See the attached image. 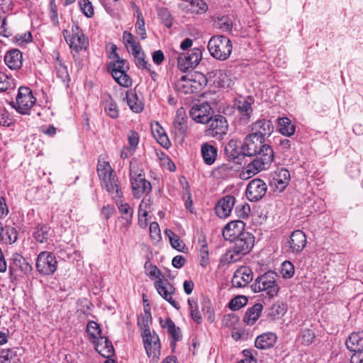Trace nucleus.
I'll return each instance as SVG.
<instances>
[{"label":"nucleus","mask_w":363,"mask_h":363,"mask_svg":"<svg viewBox=\"0 0 363 363\" xmlns=\"http://www.w3.org/2000/svg\"><path fill=\"white\" fill-rule=\"evenodd\" d=\"M265 140L255 135H247L242 143L243 155L255 158L246 167L248 174L255 175L267 169L274 160V153L272 147L264 143Z\"/></svg>","instance_id":"nucleus-1"},{"label":"nucleus","mask_w":363,"mask_h":363,"mask_svg":"<svg viewBox=\"0 0 363 363\" xmlns=\"http://www.w3.org/2000/svg\"><path fill=\"white\" fill-rule=\"evenodd\" d=\"M130 179L133 195L135 199H140L144 194L151 192L152 185L145 179L142 166L135 159L130 162Z\"/></svg>","instance_id":"nucleus-2"},{"label":"nucleus","mask_w":363,"mask_h":363,"mask_svg":"<svg viewBox=\"0 0 363 363\" xmlns=\"http://www.w3.org/2000/svg\"><path fill=\"white\" fill-rule=\"evenodd\" d=\"M112 50L113 52L111 53L110 57L113 61L109 65L111 74L116 82L121 86L129 87L132 84V80L126 73L129 69L128 63L119 57L116 52V47L115 45L112 46Z\"/></svg>","instance_id":"nucleus-3"},{"label":"nucleus","mask_w":363,"mask_h":363,"mask_svg":"<svg viewBox=\"0 0 363 363\" xmlns=\"http://www.w3.org/2000/svg\"><path fill=\"white\" fill-rule=\"evenodd\" d=\"M278 280L279 276L276 272L268 271L256 278L251 288L255 293L264 291L268 297L273 298L279 291Z\"/></svg>","instance_id":"nucleus-4"},{"label":"nucleus","mask_w":363,"mask_h":363,"mask_svg":"<svg viewBox=\"0 0 363 363\" xmlns=\"http://www.w3.org/2000/svg\"><path fill=\"white\" fill-rule=\"evenodd\" d=\"M232 48L231 41L224 35L213 36L208 43L211 55L220 60L228 59L232 52Z\"/></svg>","instance_id":"nucleus-5"},{"label":"nucleus","mask_w":363,"mask_h":363,"mask_svg":"<svg viewBox=\"0 0 363 363\" xmlns=\"http://www.w3.org/2000/svg\"><path fill=\"white\" fill-rule=\"evenodd\" d=\"M9 271L10 279L13 281L18 277L30 272L32 267L21 255L14 252L9 259Z\"/></svg>","instance_id":"nucleus-6"},{"label":"nucleus","mask_w":363,"mask_h":363,"mask_svg":"<svg viewBox=\"0 0 363 363\" xmlns=\"http://www.w3.org/2000/svg\"><path fill=\"white\" fill-rule=\"evenodd\" d=\"M35 265L40 274L50 275L57 270V262L53 253L43 251L38 255Z\"/></svg>","instance_id":"nucleus-7"},{"label":"nucleus","mask_w":363,"mask_h":363,"mask_svg":"<svg viewBox=\"0 0 363 363\" xmlns=\"http://www.w3.org/2000/svg\"><path fill=\"white\" fill-rule=\"evenodd\" d=\"M35 101L32 91L28 87L21 86L16 96V110L21 114H28Z\"/></svg>","instance_id":"nucleus-8"},{"label":"nucleus","mask_w":363,"mask_h":363,"mask_svg":"<svg viewBox=\"0 0 363 363\" xmlns=\"http://www.w3.org/2000/svg\"><path fill=\"white\" fill-rule=\"evenodd\" d=\"M206 135L217 139H222L228 130V123L226 118L221 115L211 116L207 123Z\"/></svg>","instance_id":"nucleus-9"},{"label":"nucleus","mask_w":363,"mask_h":363,"mask_svg":"<svg viewBox=\"0 0 363 363\" xmlns=\"http://www.w3.org/2000/svg\"><path fill=\"white\" fill-rule=\"evenodd\" d=\"M202 58V52L199 48H194L189 52L180 54L178 57V68L185 72L189 69L196 67Z\"/></svg>","instance_id":"nucleus-10"},{"label":"nucleus","mask_w":363,"mask_h":363,"mask_svg":"<svg viewBox=\"0 0 363 363\" xmlns=\"http://www.w3.org/2000/svg\"><path fill=\"white\" fill-rule=\"evenodd\" d=\"M252 99H246L240 98L236 99L234 102V109L236 117L242 124H247L250 122L253 113L252 108Z\"/></svg>","instance_id":"nucleus-11"},{"label":"nucleus","mask_w":363,"mask_h":363,"mask_svg":"<svg viewBox=\"0 0 363 363\" xmlns=\"http://www.w3.org/2000/svg\"><path fill=\"white\" fill-rule=\"evenodd\" d=\"M141 336L147 355L157 357L160 354V342L157 334L155 331L143 332Z\"/></svg>","instance_id":"nucleus-12"},{"label":"nucleus","mask_w":363,"mask_h":363,"mask_svg":"<svg viewBox=\"0 0 363 363\" xmlns=\"http://www.w3.org/2000/svg\"><path fill=\"white\" fill-rule=\"evenodd\" d=\"M213 111L207 102L196 104L191 107L189 115L196 123H207L213 115Z\"/></svg>","instance_id":"nucleus-13"},{"label":"nucleus","mask_w":363,"mask_h":363,"mask_svg":"<svg viewBox=\"0 0 363 363\" xmlns=\"http://www.w3.org/2000/svg\"><path fill=\"white\" fill-rule=\"evenodd\" d=\"M267 189L265 182L260 179H255L249 182L246 189L247 198L250 201L260 200L266 194Z\"/></svg>","instance_id":"nucleus-14"},{"label":"nucleus","mask_w":363,"mask_h":363,"mask_svg":"<svg viewBox=\"0 0 363 363\" xmlns=\"http://www.w3.org/2000/svg\"><path fill=\"white\" fill-rule=\"evenodd\" d=\"M252 279V270L247 266H242L234 272L231 283L234 287L243 288L247 286Z\"/></svg>","instance_id":"nucleus-15"},{"label":"nucleus","mask_w":363,"mask_h":363,"mask_svg":"<svg viewBox=\"0 0 363 363\" xmlns=\"http://www.w3.org/2000/svg\"><path fill=\"white\" fill-rule=\"evenodd\" d=\"M158 294L175 308H179L178 303L172 298L175 289L169 281L163 279L156 280L154 283Z\"/></svg>","instance_id":"nucleus-16"},{"label":"nucleus","mask_w":363,"mask_h":363,"mask_svg":"<svg viewBox=\"0 0 363 363\" xmlns=\"http://www.w3.org/2000/svg\"><path fill=\"white\" fill-rule=\"evenodd\" d=\"M72 38L68 43L70 48L77 52L82 50H86L89 45L88 38L79 29L78 25L74 24L72 26Z\"/></svg>","instance_id":"nucleus-17"},{"label":"nucleus","mask_w":363,"mask_h":363,"mask_svg":"<svg viewBox=\"0 0 363 363\" xmlns=\"http://www.w3.org/2000/svg\"><path fill=\"white\" fill-rule=\"evenodd\" d=\"M290 180V173L285 168H281L274 172L270 180L269 186L278 192H282L288 186Z\"/></svg>","instance_id":"nucleus-18"},{"label":"nucleus","mask_w":363,"mask_h":363,"mask_svg":"<svg viewBox=\"0 0 363 363\" xmlns=\"http://www.w3.org/2000/svg\"><path fill=\"white\" fill-rule=\"evenodd\" d=\"M252 135L266 140L274 131V126L269 120L259 119L251 125Z\"/></svg>","instance_id":"nucleus-19"},{"label":"nucleus","mask_w":363,"mask_h":363,"mask_svg":"<svg viewBox=\"0 0 363 363\" xmlns=\"http://www.w3.org/2000/svg\"><path fill=\"white\" fill-rule=\"evenodd\" d=\"M187 117L183 108L177 111L176 116L172 126V133L175 137L180 138L182 140L187 130Z\"/></svg>","instance_id":"nucleus-20"},{"label":"nucleus","mask_w":363,"mask_h":363,"mask_svg":"<svg viewBox=\"0 0 363 363\" xmlns=\"http://www.w3.org/2000/svg\"><path fill=\"white\" fill-rule=\"evenodd\" d=\"M234 247L238 252L243 255L247 254L252 248L255 242V237L249 232H245L233 240Z\"/></svg>","instance_id":"nucleus-21"},{"label":"nucleus","mask_w":363,"mask_h":363,"mask_svg":"<svg viewBox=\"0 0 363 363\" xmlns=\"http://www.w3.org/2000/svg\"><path fill=\"white\" fill-rule=\"evenodd\" d=\"M235 203V198L233 196L228 195L223 197L215 207L216 213L220 218H227L230 216Z\"/></svg>","instance_id":"nucleus-22"},{"label":"nucleus","mask_w":363,"mask_h":363,"mask_svg":"<svg viewBox=\"0 0 363 363\" xmlns=\"http://www.w3.org/2000/svg\"><path fill=\"white\" fill-rule=\"evenodd\" d=\"M245 224L242 220H235L228 223L223 229V235L226 240L233 241L245 233Z\"/></svg>","instance_id":"nucleus-23"},{"label":"nucleus","mask_w":363,"mask_h":363,"mask_svg":"<svg viewBox=\"0 0 363 363\" xmlns=\"http://www.w3.org/2000/svg\"><path fill=\"white\" fill-rule=\"evenodd\" d=\"M101 186L107 191L108 194L115 201L120 200L123 193L120 187V183L116 175L101 182Z\"/></svg>","instance_id":"nucleus-24"},{"label":"nucleus","mask_w":363,"mask_h":363,"mask_svg":"<svg viewBox=\"0 0 363 363\" xmlns=\"http://www.w3.org/2000/svg\"><path fill=\"white\" fill-rule=\"evenodd\" d=\"M196 83L195 79H193V75L188 74L183 75L178 79L175 84L174 89L179 94H190L193 93L196 87L194 84Z\"/></svg>","instance_id":"nucleus-25"},{"label":"nucleus","mask_w":363,"mask_h":363,"mask_svg":"<svg viewBox=\"0 0 363 363\" xmlns=\"http://www.w3.org/2000/svg\"><path fill=\"white\" fill-rule=\"evenodd\" d=\"M289 248L294 253L301 252L306 245V236L301 230L294 231L289 240Z\"/></svg>","instance_id":"nucleus-26"},{"label":"nucleus","mask_w":363,"mask_h":363,"mask_svg":"<svg viewBox=\"0 0 363 363\" xmlns=\"http://www.w3.org/2000/svg\"><path fill=\"white\" fill-rule=\"evenodd\" d=\"M4 62L11 69H18L23 65V54L17 49L11 50L5 55Z\"/></svg>","instance_id":"nucleus-27"},{"label":"nucleus","mask_w":363,"mask_h":363,"mask_svg":"<svg viewBox=\"0 0 363 363\" xmlns=\"http://www.w3.org/2000/svg\"><path fill=\"white\" fill-rule=\"evenodd\" d=\"M95 350L103 357L110 358L114 354L112 342L106 337H99L96 342H93Z\"/></svg>","instance_id":"nucleus-28"},{"label":"nucleus","mask_w":363,"mask_h":363,"mask_svg":"<svg viewBox=\"0 0 363 363\" xmlns=\"http://www.w3.org/2000/svg\"><path fill=\"white\" fill-rule=\"evenodd\" d=\"M225 154L229 160L238 159L240 155H243L242 144L235 139H231L225 145Z\"/></svg>","instance_id":"nucleus-29"},{"label":"nucleus","mask_w":363,"mask_h":363,"mask_svg":"<svg viewBox=\"0 0 363 363\" xmlns=\"http://www.w3.org/2000/svg\"><path fill=\"white\" fill-rule=\"evenodd\" d=\"M201 153L204 163L207 165H212L217 158L218 150L215 146L206 143L201 147Z\"/></svg>","instance_id":"nucleus-30"},{"label":"nucleus","mask_w":363,"mask_h":363,"mask_svg":"<svg viewBox=\"0 0 363 363\" xmlns=\"http://www.w3.org/2000/svg\"><path fill=\"white\" fill-rule=\"evenodd\" d=\"M345 345L352 352L363 350V331L352 333L346 340Z\"/></svg>","instance_id":"nucleus-31"},{"label":"nucleus","mask_w":363,"mask_h":363,"mask_svg":"<svg viewBox=\"0 0 363 363\" xmlns=\"http://www.w3.org/2000/svg\"><path fill=\"white\" fill-rule=\"evenodd\" d=\"M277 341V335L273 333H266L259 335L255 342L257 348L266 350L272 347Z\"/></svg>","instance_id":"nucleus-32"},{"label":"nucleus","mask_w":363,"mask_h":363,"mask_svg":"<svg viewBox=\"0 0 363 363\" xmlns=\"http://www.w3.org/2000/svg\"><path fill=\"white\" fill-rule=\"evenodd\" d=\"M262 310V303H255L247 310L243 318L244 322L249 325H252L260 317Z\"/></svg>","instance_id":"nucleus-33"},{"label":"nucleus","mask_w":363,"mask_h":363,"mask_svg":"<svg viewBox=\"0 0 363 363\" xmlns=\"http://www.w3.org/2000/svg\"><path fill=\"white\" fill-rule=\"evenodd\" d=\"M55 68L56 71V75L58 79L65 84V86H68L70 81L69 75L67 69L61 60H60V54H56V61L55 62Z\"/></svg>","instance_id":"nucleus-34"},{"label":"nucleus","mask_w":363,"mask_h":363,"mask_svg":"<svg viewBox=\"0 0 363 363\" xmlns=\"http://www.w3.org/2000/svg\"><path fill=\"white\" fill-rule=\"evenodd\" d=\"M120 213L122 214L121 219L125 220L124 226L128 228L133 219V209L127 203H122L120 200L116 201Z\"/></svg>","instance_id":"nucleus-35"},{"label":"nucleus","mask_w":363,"mask_h":363,"mask_svg":"<svg viewBox=\"0 0 363 363\" xmlns=\"http://www.w3.org/2000/svg\"><path fill=\"white\" fill-rule=\"evenodd\" d=\"M126 101L128 106L133 112L140 113L143 110V103L138 99L135 91H127Z\"/></svg>","instance_id":"nucleus-36"},{"label":"nucleus","mask_w":363,"mask_h":363,"mask_svg":"<svg viewBox=\"0 0 363 363\" xmlns=\"http://www.w3.org/2000/svg\"><path fill=\"white\" fill-rule=\"evenodd\" d=\"M278 126L279 133L286 137H291L295 133L296 126L287 117L278 118Z\"/></svg>","instance_id":"nucleus-37"},{"label":"nucleus","mask_w":363,"mask_h":363,"mask_svg":"<svg viewBox=\"0 0 363 363\" xmlns=\"http://www.w3.org/2000/svg\"><path fill=\"white\" fill-rule=\"evenodd\" d=\"M184 9L191 13L201 14L208 10V5L203 0H190Z\"/></svg>","instance_id":"nucleus-38"},{"label":"nucleus","mask_w":363,"mask_h":363,"mask_svg":"<svg viewBox=\"0 0 363 363\" xmlns=\"http://www.w3.org/2000/svg\"><path fill=\"white\" fill-rule=\"evenodd\" d=\"M97 173L101 182L116 175L109 162L101 160L98 162Z\"/></svg>","instance_id":"nucleus-39"},{"label":"nucleus","mask_w":363,"mask_h":363,"mask_svg":"<svg viewBox=\"0 0 363 363\" xmlns=\"http://www.w3.org/2000/svg\"><path fill=\"white\" fill-rule=\"evenodd\" d=\"M163 328L167 329V333L171 335L174 342L182 340V335L180 328L177 327L170 318L165 319L164 323L160 322Z\"/></svg>","instance_id":"nucleus-40"},{"label":"nucleus","mask_w":363,"mask_h":363,"mask_svg":"<svg viewBox=\"0 0 363 363\" xmlns=\"http://www.w3.org/2000/svg\"><path fill=\"white\" fill-rule=\"evenodd\" d=\"M51 235V229L47 225H38L33 233L34 238L39 242H46Z\"/></svg>","instance_id":"nucleus-41"},{"label":"nucleus","mask_w":363,"mask_h":363,"mask_svg":"<svg viewBox=\"0 0 363 363\" xmlns=\"http://www.w3.org/2000/svg\"><path fill=\"white\" fill-rule=\"evenodd\" d=\"M152 323V315L150 311L144 310V313H141L138 318V325L140 328V333L143 332H150V324Z\"/></svg>","instance_id":"nucleus-42"},{"label":"nucleus","mask_w":363,"mask_h":363,"mask_svg":"<svg viewBox=\"0 0 363 363\" xmlns=\"http://www.w3.org/2000/svg\"><path fill=\"white\" fill-rule=\"evenodd\" d=\"M18 348H13L8 350H3L1 352V362L4 363H18L19 358L18 357Z\"/></svg>","instance_id":"nucleus-43"},{"label":"nucleus","mask_w":363,"mask_h":363,"mask_svg":"<svg viewBox=\"0 0 363 363\" xmlns=\"http://www.w3.org/2000/svg\"><path fill=\"white\" fill-rule=\"evenodd\" d=\"M86 333L89 336V339L93 343L102 337L101 330L97 323L95 321H89L86 325Z\"/></svg>","instance_id":"nucleus-44"},{"label":"nucleus","mask_w":363,"mask_h":363,"mask_svg":"<svg viewBox=\"0 0 363 363\" xmlns=\"http://www.w3.org/2000/svg\"><path fill=\"white\" fill-rule=\"evenodd\" d=\"M242 256L243 255L238 252L235 247H233V248L228 250L225 253V255H223L220 259V262L223 264L234 263L239 261Z\"/></svg>","instance_id":"nucleus-45"},{"label":"nucleus","mask_w":363,"mask_h":363,"mask_svg":"<svg viewBox=\"0 0 363 363\" xmlns=\"http://www.w3.org/2000/svg\"><path fill=\"white\" fill-rule=\"evenodd\" d=\"M135 16L137 18V21L135 23L136 32L140 36L141 40H145L147 38L145 20L142 12L138 8L136 9Z\"/></svg>","instance_id":"nucleus-46"},{"label":"nucleus","mask_w":363,"mask_h":363,"mask_svg":"<svg viewBox=\"0 0 363 363\" xmlns=\"http://www.w3.org/2000/svg\"><path fill=\"white\" fill-rule=\"evenodd\" d=\"M145 272L151 279H156L157 280L163 279L162 274L160 270L156 265H153L150 261H147L144 265Z\"/></svg>","instance_id":"nucleus-47"},{"label":"nucleus","mask_w":363,"mask_h":363,"mask_svg":"<svg viewBox=\"0 0 363 363\" xmlns=\"http://www.w3.org/2000/svg\"><path fill=\"white\" fill-rule=\"evenodd\" d=\"M165 233L168 235L171 246L179 251L184 252L186 246L184 242L179 238V237L170 230H166Z\"/></svg>","instance_id":"nucleus-48"},{"label":"nucleus","mask_w":363,"mask_h":363,"mask_svg":"<svg viewBox=\"0 0 363 363\" xmlns=\"http://www.w3.org/2000/svg\"><path fill=\"white\" fill-rule=\"evenodd\" d=\"M133 56L135 58L136 65L139 68L145 69L148 71L152 79L157 76V73L151 70V65L148 63L147 61L145 60V54L143 52H140V55H135Z\"/></svg>","instance_id":"nucleus-49"},{"label":"nucleus","mask_w":363,"mask_h":363,"mask_svg":"<svg viewBox=\"0 0 363 363\" xmlns=\"http://www.w3.org/2000/svg\"><path fill=\"white\" fill-rule=\"evenodd\" d=\"M217 26L224 31H230L233 28V21L228 16H217L214 19Z\"/></svg>","instance_id":"nucleus-50"},{"label":"nucleus","mask_w":363,"mask_h":363,"mask_svg":"<svg viewBox=\"0 0 363 363\" xmlns=\"http://www.w3.org/2000/svg\"><path fill=\"white\" fill-rule=\"evenodd\" d=\"M188 305L190 311V315L193 320L196 323H201L202 318L201 315V313L199 311V306L197 303L194 299L189 298Z\"/></svg>","instance_id":"nucleus-51"},{"label":"nucleus","mask_w":363,"mask_h":363,"mask_svg":"<svg viewBox=\"0 0 363 363\" xmlns=\"http://www.w3.org/2000/svg\"><path fill=\"white\" fill-rule=\"evenodd\" d=\"M0 238L6 243H14L18 239L17 231L14 228L6 227L3 235Z\"/></svg>","instance_id":"nucleus-52"},{"label":"nucleus","mask_w":363,"mask_h":363,"mask_svg":"<svg viewBox=\"0 0 363 363\" xmlns=\"http://www.w3.org/2000/svg\"><path fill=\"white\" fill-rule=\"evenodd\" d=\"M299 338L302 344L308 345L313 342L315 338V333L313 330L306 328L301 331Z\"/></svg>","instance_id":"nucleus-53"},{"label":"nucleus","mask_w":363,"mask_h":363,"mask_svg":"<svg viewBox=\"0 0 363 363\" xmlns=\"http://www.w3.org/2000/svg\"><path fill=\"white\" fill-rule=\"evenodd\" d=\"M281 274L283 278L289 279L294 274V267L289 261H284L281 264Z\"/></svg>","instance_id":"nucleus-54"},{"label":"nucleus","mask_w":363,"mask_h":363,"mask_svg":"<svg viewBox=\"0 0 363 363\" xmlns=\"http://www.w3.org/2000/svg\"><path fill=\"white\" fill-rule=\"evenodd\" d=\"M200 264L206 267L208 264V250L206 243L203 241L201 243L199 249Z\"/></svg>","instance_id":"nucleus-55"},{"label":"nucleus","mask_w":363,"mask_h":363,"mask_svg":"<svg viewBox=\"0 0 363 363\" xmlns=\"http://www.w3.org/2000/svg\"><path fill=\"white\" fill-rule=\"evenodd\" d=\"M105 112L112 118H116L118 116V109L117 104L113 101H107L105 104Z\"/></svg>","instance_id":"nucleus-56"},{"label":"nucleus","mask_w":363,"mask_h":363,"mask_svg":"<svg viewBox=\"0 0 363 363\" xmlns=\"http://www.w3.org/2000/svg\"><path fill=\"white\" fill-rule=\"evenodd\" d=\"M13 85V79L0 72V91H5Z\"/></svg>","instance_id":"nucleus-57"},{"label":"nucleus","mask_w":363,"mask_h":363,"mask_svg":"<svg viewBox=\"0 0 363 363\" xmlns=\"http://www.w3.org/2000/svg\"><path fill=\"white\" fill-rule=\"evenodd\" d=\"M246 303L247 299L245 296H238L237 298H233L230 301L229 303V307L230 309L236 311L240 309L243 306H245Z\"/></svg>","instance_id":"nucleus-58"},{"label":"nucleus","mask_w":363,"mask_h":363,"mask_svg":"<svg viewBox=\"0 0 363 363\" xmlns=\"http://www.w3.org/2000/svg\"><path fill=\"white\" fill-rule=\"evenodd\" d=\"M83 13L90 18L94 15V9L89 0H81L79 2Z\"/></svg>","instance_id":"nucleus-59"},{"label":"nucleus","mask_w":363,"mask_h":363,"mask_svg":"<svg viewBox=\"0 0 363 363\" xmlns=\"http://www.w3.org/2000/svg\"><path fill=\"white\" fill-rule=\"evenodd\" d=\"M139 135L136 131L130 130L128 134V147L136 150L139 143Z\"/></svg>","instance_id":"nucleus-60"},{"label":"nucleus","mask_w":363,"mask_h":363,"mask_svg":"<svg viewBox=\"0 0 363 363\" xmlns=\"http://www.w3.org/2000/svg\"><path fill=\"white\" fill-rule=\"evenodd\" d=\"M236 213L240 218H245L248 216L250 212V208L249 205H239L235 208Z\"/></svg>","instance_id":"nucleus-61"},{"label":"nucleus","mask_w":363,"mask_h":363,"mask_svg":"<svg viewBox=\"0 0 363 363\" xmlns=\"http://www.w3.org/2000/svg\"><path fill=\"white\" fill-rule=\"evenodd\" d=\"M50 19L52 23L54 26H58L59 25V19H58V14L57 11L56 5L55 4L51 3L50 4Z\"/></svg>","instance_id":"nucleus-62"},{"label":"nucleus","mask_w":363,"mask_h":363,"mask_svg":"<svg viewBox=\"0 0 363 363\" xmlns=\"http://www.w3.org/2000/svg\"><path fill=\"white\" fill-rule=\"evenodd\" d=\"M15 40L19 45L28 43L32 41V35L30 32H28L23 34L16 35L15 36Z\"/></svg>","instance_id":"nucleus-63"},{"label":"nucleus","mask_w":363,"mask_h":363,"mask_svg":"<svg viewBox=\"0 0 363 363\" xmlns=\"http://www.w3.org/2000/svg\"><path fill=\"white\" fill-rule=\"evenodd\" d=\"M350 359L351 363H363V350L354 352Z\"/></svg>","instance_id":"nucleus-64"}]
</instances>
